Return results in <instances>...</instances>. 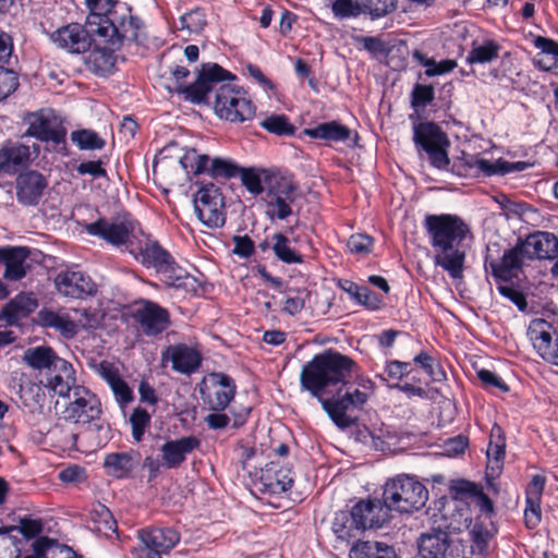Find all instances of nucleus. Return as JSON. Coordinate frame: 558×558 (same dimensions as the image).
<instances>
[{
    "instance_id": "52",
    "label": "nucleus",
    "mask_w": 558,
    "mask_h": 558,
    "mask_svg": "<svg viewBox=\"0 0 558 558\" xmlns=\"http://www.w3.org/2000/svg\"><path fill=\"white\" fill-rule=\"evenodd\" d=\"M85 3L90 11L87 23L92 28L93 26L98 27V22L101 19L108 17L114 11L112 10L114 7L113 0H85Z\"/></svg>"
},
{
    "instance_id": "38",
    "label": "nucleus",
    "mask_w": 558,
    "mask_h": 558,
    "mask_svg": "<svg viewBox=\"0 0 558 558\" xmlns=\"http://www.w3.org/2000/svg\"><path fill=\"white\" fill-rule=\"evenodd\" d=\"M500 50L501 46L494 39L486 38L482 41L474 40L465 61L471 65L488 64L499 58Z\"/></svg>"
},
{
    "instance_id": "23",
    "label": "nucleus",
    "mask_w": 558,
    "mask_h": 558,
    "mask_svg": "<svg viewBox=\"0 0 558 558\" xmlns=\"http://www.w3.org/2000/svg\"><path fill=\"white\" fill-rule=\"evenodd\" d=\"M46 178L35 170H28L17 175L15 180L16 199L24 206H36L45 189Z\"/></svg>"
},
{
    "instance_id": "29",
    "label": "nucleus",
    "mask_w": 558,
    "mask_h": 558,
    "mask_svg": "<svg viewBox=\"0 0 558 558\" xmlns=\"http://www.w3.org/2000/svg\"><path fill=\"white\" fill-rule=\"evenodd\" d=\"M44 388L41 380L36 383L27 375L21 374L17 390L21 407L29 413L40 412L46 401Z\"/></svg>"
},
{
    "instance_id": "47",
    "label": "nucleus",
    "mask_w": 558,
    "mask_h": 558,
    "mask_svg": "<svg viewBox=\"0 0 558 558\" xmlns=\"http://www.w3.org/2000/svg\"><path fill=\"white\" fill-rule=\"evenodd\" d=\"M89 517L93 523H95V530L99 533L106 536H109L110 533H116L117 522L106 506L101 504L95 505L89 512Z\"/></svg>"
},
{
    "instance_id": "42",
    "label": "nucleus",
    "mask_w": 558,
    "mask_h": 558,
    "mask_svg": "<svg viewBox=\"0 0 558 558\" xmlns=\"http://www.w3.org/2000/svg\"><path fill=\"white\" fill-rule=\"evenodd\" d=\"M332 532L338 539L349 543L363 531L359 527V524L351 520L349 511H338L332 521Z\"/></svg>"
},
{
    "instance_id": "60",
    "label": "nucleus",
    "mask_w": 558,
    "mask_h": 558,
    "mask_svg": "<svg viewBox=\"0 0 558 558\" xmlns=\"http://www.w3.org/2000/svg\"><path fill=\"white\" fill-rule=\"evenodd\" d=\"M352 301L369 311H377L383 305V299L365 286L360 287Z\"/></svg>"
},
{
    "instance_id": "27",
    "label": "nucleus",
    "mask_w": 558,
    "mask_h": 558,
    "mask_svg": "<svg viewBox=\"0 0 558 558\" xmlns=\"http://www.w3.org/2000/svg\"><path fill=\"white\" fill-rule=\"evenodd\" d=\"M522 241L529 259L554 260L558 257V238L551 232L536 231Z\"/></svg>"
},
{
    "instance_id": "4",
    "label": "nucleus",
    "mask_w": 558,
    "mask_h": 558,
    "mask_svg": "<svg viewBox=\"0 0 558 558\" xmlns=\"http://www.w3.org/2000/svg\"><path fill=\"white\" fill-rule=\"evenodd\" d=\"M70 402L65 407L64 417L76 424L87 425L96 432L100 441L110 438V427L102 417L101 402L96 393L85 386L74 387V392L68 397Z\"/></svg>"
},
{
    "instance_id": "53",
    "label": "nucleus",
    "mask_w": 558,
    "mask_h": 558,
    "mask_svg": "<svg viewBox=\"0 0 558 558\" xmlns=\"http://www.w3.org/2000/svg\"><path fill=\"white\" fill-rule=\"evenodd\" d=\"M181 31H186L189 34L201 33L207 24L206 14L203 9L195 8L180 17Z\"/></svg>"
},
{
    "instance_id": "40",
    "label": "nucleus",
    "mask_w": 558,
    "mask_h": 558,
    "mask_svg": "<svg viewBox=\"0 0 558 558\" xmlns=\"http://www.w3.org/2000/svg\"><path fill=\"white\" fill-rule=\"evenodd\" d=\"M303 133L311 138L328 142H345L351 135V130L338 121H329L319 123L311 129H305Z\"/></svg>"
},
{
    "instance_id": "9",
    "label": "nucleus",
    "mask_w": 558,
    "mask_h": 558,
    "mask_svg": "<svg viewBox=\"0 0 558 558\" xmlns=\"http://www.w3.org/2000/svg\"><path fill=\"white\" fill-rule=\"evenodd\" d=\"M28 125L25 135L41 142H51L56 147L65 145L66 130L60 118L51 109H40L28 112L24 117Z\"/></svg>"
},
{
    "instance_id": "41",
    "label": "nucleus",
    "mask_w": 558,
    "mask_h": 558,
    "mask_svg": "<svg viewBox=\"0 0 558 558\" xmlns=\"http://www.w3.org/2000/svg\"><path fill=\"white\" fill-rule=\"evenodd\" d=\"M60 356L47 345H37L28 348L24 351L23 361L33 369L36 371H50L51 367L60 361Z\"/></svg>"
},
{
    "instance_id": "55",
    "label": "nucleus",
    "mask_w": 558,
    "mask_h": 558,
    "mask_svg": "<svg viewBox=\"0 0 558 558\" xmlns=\"http://www.w3.org/2000/svg\"><path fill=\"white\" fill-rule=\"evenodd\" d=\"M150 414L142 408L134 409L130 417V424L132 428V437L136 442L142 441L146 429L150 425Z\"/></svg>"
},
{
    "instance_id": "32",
    "label": "nucleus",
    "mask_w": 558,
    "mask_h": 558,
    "mask_svg": "<svg viewBox=\"0 0 558 558\" xmlns=\"http://www.w3.org/2000/svg\"><path fill=\"white\" fill-rule=\"evenodd\" d=\"M37 306V300L32 293L22 292L3 307L1 314L3 319L13 326L33 313Z\"/></svg>"
},
{
    "instance_id": "6",
    "label": "nucleus",
    "mask_w": 558,
    "mask_h": 558,
    "mask_svg": "<svg viewBox=\"0 0 558 558\" xmlns=\"http://www.w3.org/2000/svg\"><path fill=\"white\" fill-rule=\"evenodd\" d=\"M215 113L231 123L251 121L256 113V106L246 92L231 84H220L216 90Z\"/></svg>"
},
{
    "instance_id": "36",
    "label": "nucleus",
    "mask_w": 558,
    "mask_h": 558,
    "mask_svg": "<svg viewBox=\"0 0 558 558\" xmlns=\"http://www.w3.org/2000/svg\"><path fill=\"white\" fill-rule=\"evenodd\" d=\"M118 49V47L110 46L109 44L95 48L87 56V68L96 75H109L116 65L117 57L114 51Z\"/></svg>"
},
{
    "instance_id": "28",
    "label": "nucleus",
    "mask_w": 558,
    "mask_h": 558,
    "mask_svg": "<svg viewBox=\"0 0 558 558\" xmlns=\"http://www.w3.org/2000/svg\"><path fill=\"white\" fill-rule=\"evenodd\" d=\"M544 487L545 478L534 475L525 488L524 523L527 529H535L541 523Z\"/></svg>"
},
{
    "instance_id": "1",
    "label": "nucleus",
    "mask_w": 558,
    "mask_h": 558,
    "mask_svg": "<svg viewBox=\"0 0 558 558\" xmlns=\"http://www.w3.org/2000/svg\"><path fill=\"white\" fill-rule=\"evenodd\" d=\"M356 367L351 357L329 349L316 354L303 366L300 374L301 389L316 398L331 421L341 429L355 424L356 417L352 416L351 412L363 409L368 400V393L360 389H348L343 396L337 398H325L324 395L338 385L345 386Z\"/></svg>"
},
{
    "instance_id": "46",
    "label": "nucleus",
    "mask_w": 558,
    "mask_h": 558,
    "mask_svg": "<svg viewBox=\"0 0 558 558\" xmlns=\"http://www.w3.org/2000/svg\"><path fill=\"white\" fill-rule=\"evenodd\" d=\"M272 251L276 257L286 264H301L302 255L291 246L290 240L282 233L272 235Z\"/></svg>"
},
{
    "instance_id": "30",
    "label": "nucleus",
    "mask_w": 558,
    "mask_h": 558,
    "mask_svg": "<svg viewBox=\"0 0 558 558\" xmlns=\"http://www.w3.org/2000/svg\"><path fill=\"white\" fill-rule=\"evenodd\" d=\"M37 320L44 328L53 329L65 339H72L78 332V324L65 312L43 308L37 314Z\"/></svg>"
},
{
    "instance_id": "34",
    "label": "nucleus",
    "mask_w": 558,
    "mask_h": 558,
    "mask_svg": "<svg viewBox=\"0 0 558 558\" xmlns=\"http://www.w3.org/2000/svg\"><path fill=\"white\" fill-rule=\"evenodd\" d=\"M449 547L447 532L438 529L422 534L418 542V554L421 558H445Z\"/></svg>"
},
{
    "instance_id": "57",
    "label": "nucleus",
    "mask_w": 558,
    "mask_h": 558,
    "mask_svg": "<svg viewBox=\"0 0 558 558\" xmlns=\"http://www.w3.org/2000/svg\"><path fill=\"white\" fill-rule=\"evenodd\" d=\"M435 98V90L432 85L415 84L411 93V106L414 109H423Z\"/></svg>"
},
{
    "instance_id": "51",
    "label": "nucleus",
    "mask_w": 558,
    "mask_h": 558,
    "mask_svg": "<svg viewBox=\"0 0 558 558\" xmlns=\"http://www.w3.org/2000/svg\"><path fill=\"white\" fill-rule=\"evenodd\" d=\"M239 171L240 168L230 159L209 157V163L207 165L205 173L209 174L214 179H230L235 177Z\"/></svg>"
},
{
    "instance_id": "7",
    "label": "nucleus",
    "mask_w": 558,
    "mask_h": 558,
    "mask_svg": "<svg viewBox=\"0 0 558 558\" xmlns=\"http://www.w3.org/2000/svg\"><path fill=\"white\" fill-rule=\"evenodd\" d=\"M140 27L137 17L128 12L119 13L118 10H114L108 17L101 19L98 22V27L92 28L90 32L102 38L104 44L120 48L124 41L137 40Z\"/></svg>"
},
{
    "instance_id": "25",
    "label": "nucleus",
    "mask_w": 558,
    "mask_h": 558,
    "mask_svg": "<svg viewBox=\"0 0 558 558\" xmlns=\"http://www.w3.org/2000/svg\"><path fill=\"white\" fill-rule=\"evenodd\" d=\"M199 446L201 440L195 436L167 440L160 447L162 465L167 469L180 466L186 460V457Z\"/></svg>"
},
{
    "instance_id": "45",
    "label": "nucleus",
    "mask_w": 558,
    "mask_h": 558,
    "mask_svg": "<svg viewBox=\"0 0 558 558\" xmlns=\"http://www.w3.org/2000/svg\"><path fill=\"white\" fill-rule=\"evenodd\" d=\"M361 15H367L371 20H379L396 11L398 0H359Z\"/></svg>"
},
{
    "instance_id": "64",
    "label": "nucleus",
    "mask_w": 558,
    "mask_h": 558,
    "mask_svg": "<svg viewBox=\"0 0 558 558\" xmlns=\"http://www.w3.org/2000/svg\"><path fill=\"white\" fill-rule=\"evenodd\" d=\"M74 313L76 316L75 323L78 324V329H95L100 324V316L96 311L80 308L75 310Z\"/></svg>"
},
{
    "instance_id": "14",
    "label": "nucleus",
    "mask_w": 558,
    "mask_h": 558,
    "mask_svg": "<svg viewBox=\"0 0 558 558\" xmlns=\"http://www.w3.org/2000/svg\"><path fill=\"white\" fill-rule=\"evenodd\" d=\"M233 379L223 373H213L201 387L202 400L213 412H222L235 396Z\"/></svg>"
},
{
    "instance_id": "12",
    "label": "nucleus",
    "mask_w": 558,
    "mask_h": 558,
    "mask_svg": "<svg viewBox=\"0 0 558 558\" xmlns=\"http://www.w3.org/2000/svg\"><path fill=\"white\" fill-rule=\"evenodd\" d=\"M194 209L201 222L208 228H220L226 222L225 198L220 189L213 183L197 191Z\"/></svg>"
},
{
    "instance_id": "11",
    "label": "nucleus",
    "mask_w": 558,
    "mask_h": 558,
    "mask_svg": "<svg viewBox=\"0 0 558 558\" xmlns=\"http://www.w3.org/2000/svg\"><path fill=\"white\" fill-rule=\"evenodd\" d=\"M525 168L526 163L523 161L510 162L501 158L490 161L477 155H465L460 160L453 162L451 171L459 177H477L480 174L492 177L523 171Z\"/></svg>"
},
{
    "instance_id": "62",
    "label": "nucleus",
    "mask_w": 558,
    "mask_h": 558,
    "mask_svg": "<svg viewBox=\"0 0 558 558\" xmlns=\"http://www.w3.org/2000/svg\"><path fill=\"white\" fill-rule=\"evenodd\" d=\"M462 490L473 495L476 500V506L483 513L489 514L494 510V506L492 500L487 495H485L477 486L471 482L462 483Z\"/></svg>"
},
{
    "instance_id": "18",
    "label": "nucleus",
    "mask_w": 558,
    "mask_h": 558,
    "mask_svg": "<svg viewBox=\"0 0 558 558\" xmlns=\"http://www.w3.org/2000/svg\"><path fill=\"white\" fill-rule=\"evenodd\" d=\"M58 292L73 299H86L97 293L93 279L81 270H65L54 279Z\"/></svg>"
},
{
    "instance_id": "56",
    "label": "nucleus",
    "mask_w": 558,
    "mask_h": 558,
    "mask_svg": "<svg viewBox=\"0 0 558 558\" xmlns=\"http://www.w3.org/2000/svg\"><path fill=\"white\" fill-rule=\"evenodd\" d=\"M384 371L387 377H385L384 375H379L378 377L380 378L381 381L386 383L387 379L401 380L404 376L410 375L413 368L411 363L409 362L390 360L386 362Z\"/></svg>"
},
{
    "instance_id": "20",
    "label": "nucleus",
    "mask_w": 558,
    "mask_h": 558,
    "mask_svg": "<svg viewBox=\"0 0 558 558\" xmlns=\"http://www.w3.org/2000/svg\"><path fill=\"white\" fill-rule=\"evenodd\" d=\"M349 514L363 532L381 527L390 518L387 507L379 499L361 500L352 507Z\"/></svg>"
},
{
    "instance_id": "8",
    "label": "nucleus",
    "mask_w": 558,
    "mask_h": 558,
    "mask_svg": "<svg viewBox=\"0 0 558 558\" xmlns=\"http://www.w3.org/2000/svg\"><path fill=\"white\" fill-rule=\"evenodd\" d=\"M296 198V186L290 178L274 175L266 194L265 214L270 221L286 220L293 214L292 204Z\"/></svg>"
},
{
    "instance_id": "50",
    "label": "nucleus",
    "mask_w": 558,
    "mask_h": 558,
    "mask_svg": "<svg viewBox=\"0 0 558 558\" xmlns=\"http://www.w3.org/2000/svg\"><path fill=\"white\" fill-rule=\"evenodd\" d=\"M259 125L267 132L278 136H291L295 133L294 125L284 114H270Z\"/></svg>"
},
{
    "instance_id": "5",
    "label": "nucleus",
    "mask_w": 558,
    "mask_h": 558,
    "mask_svg": "<svg viewBox=\"0 0 558 558\" xmlns=\"http://www.w3.org/2000/svg\"><path fill=\"white\" fill-rule=\"evenodd\" d=\"M428 500V490L414 476L399 474L389 478L384 487L383 502L387 512L412 513L422 509Z\"/></svg>"
},
{
    "instance_id": "58",
    "label": "nucleus",
    "mask_w": 558,
    "mask_h": 558,
    "mask_svg": "<svg viewBox=\"0 0 558 558\" xmlns=\"http://www.w3.org/2000/svg\"><path fill=\"white\" fill-rule=\"evenodd\" d=\"M359 0H335L331 10L339 20L357 17L361 15Z\"/></svg>"
},
{
    "instance_id": "22",
    "label": "nucleus",
    "mask_w": 558,
    "mask_h": 558,
    "mask_svg": "<svg viewBox=\"0 0 558 558\" xmlns=\"http://www.w3.org/2000/svg\"><path fill=\"white\" fill-rule=\"evenodd\" d=\"M293 473L288 466L271 461L260 470L259 490L263 494L280 495L291 488Z\"/></svg>"
},
{
    "instance_id": "3",
    "label": "nucleus",
    "mask_w": 558,
    "mask_h": 558,
    "mask_svg": "<svg viewBox=\"0 0 558 558\" xmlns=\"http://www.w3.org/2000/svg\"><path fill=\"white\" fill-rule=\"evenodd\" d=\"M134 256L144 267L155 269L168 287L185 291H195L198 287L197 280L180 267L156 240L147 238Z\"/></svg>"
},
{
    "instance_id": "39",
    "label": "nucleus",
    "mask_w": 558,
    "mask_h": 558,
    "mask_svg": "<svg viewBox=\"0 0 558 558\" xmlns=\"http://www.w3.org/2000/svg\"><path fill=\"white\" fill-rule=\"evenodd\" d=\"M350 558H397L395 548L384 542L359 541L349 553Z\"/></svg>"
},
{
    "instance_id": "48",
    "label": "nucleus",
    "mask_w": 558,
    "mask_h": 558,
    "mask_svg": "<svg viewBox=\"0 0 558 558\" xmlns=\"http://www.w3.org/2000/svg\"><path fill=\"white\" fill-rule=\"evenodd\" d=\"M71 141L81 150H99L106 145V141L89 129L73 131Z\"/></svg>"
},
{
    "instance_id": "49",
    "label": "nucleus",
    "mask_w": 558,
    "mask_h": 558,
    "mask_svg": "<svg viewBox=\"0 0 558 558\" xmlns=\"http://www.w3.org/2000/svg\"><path fill=\"white\" fill-rule=\"evenodd\" d=\"M179 163L186 174L205 173L209 163V156L199 154L196 149H187L179 159Z\"/></svg>"
},
{
    "instance_id": "63",
    "label": "nucleus",
    "mask_w": 558,
    "mask_h": 558,
    "mask_svg": "<svg viewBox=\"0 0 558 558\" xmlns=\"http://www.w3.org/2000/svg\"><path fill=\"white\" fill-rule=\"evenodd\" d=\"M109 387L120 407L123 408L133 400V391L121 376Z\"/></svg>"
},
{
    "instance_id": "13",
    "label": "nucleus",
    "mask_w": 558,
    "mask_h": 558,
    "mask_svg": "<svg viewBox=\"0 0 558 558\" xmlns=\"http://www.w3.org/2000/svg\"><path fill=\"white\" fill-rule=\"evenodd\" d=\"M230 73L217 63L204 64L196 81L190 85H179L175 90L184 96V99L192 104L206 101L209 92L216 89L217 84L223 82Z\"/></svg>"
},
{
    "instance_id": "17",
    "label": "nucleus",
    "mask_w": 558,
    "mask_h": 558,
    "mask_svg": "<svg viewBox=\"0 0 558 558\" xmlns=\"http://www.w3.org/2000/svg\"><path fill=\"white\" fill-rule=\"evenodd\" d=\"M134 318L146 336H157L170 325L168 311L148 300H141L136 303Z\"/></svg>"
},
{
    "instance_id": "2",
    "label": "nucleus",
    "mask_w": 558,
    "mask_h": 558,
    "mask_svg": "<svg viewBox=\"0 0 558 558\" xmlns=\"http://www.w3.org/2000/svg\"><path fill=\"white\" fill-rule=\"evenodd\" d=\"M423 225L435 252V265L452 279H461L465 262L461 244L470 232L469 226L460 217L449 214L426 215Z\"/></svg>"
},
{
    "instance_id": "35",
    "label": "nucleus",
    "mask_w": 558,
    "mask_h": 558,
    "mask_svg": "<svg viewBox=\"0 0 558 558\" xmlns=\"http://www.w3.org/2000/svg\"><path fill=\"white\" fill-rule=\"evenodd\" d=\"M172 368L181 374H192L202 363L201 354L185 344L169 348Z\"/></svg>"
},
{
    "instance_id": "10",
    "label": "nucleus",
    "mask_w": 558,
    "mask_h": 558,
    "mask_svg": "<svg viewBox=\"0 0 558 558\" xmlns=\"http://www.w3.org/2000/svg\"><path fill=\"white\" fill-rule=\"evenodd\" d=\"M85 230L89 235L98 236L114 247H124L134 253L132 239L134 236V221L123 218H100L95 222L86 223Z\"/></svg>"
},
{
    "instance_id": "31",
    "label": "nucleus",
    "mask_w": 558,
    "mask_h": 558,
    "mask_svg": "<svg viewBox=\"0 0 558 558\" xmlns=\"http://www.w3.org/2000/svg\"><path fill=\"white\" fill-rule=\"evenodd\" d=\"M31 158L28 146L19 143H8L0 148V174H14L26 166Z\"/></svg>"
},
{
    "instance_id": "33",
    "label": "nucleus",
    "mask_w": 558,
    "mask_h": 558,
    "mask_svg": "<svg viewBox=\"0 0 558 558\" xmlns=\"http://www.w3.org/2000/svg\"><path fill=\"white\" fill-rule=\"evenodd\" d=\"M413 141L416 147L427 151L440 145H449L447 135L433 122H422L413 128Z\"/></svg>"
},
{
    "instance_id": "44",
    "label": "nucleus",
    "mask_w": 558,
    "mask_h": 558,
    "mask_svg": "<svg viewBox=\"0 0 558 558\" xmlns=\"http://www.w3.org/2000/svg\"><path fill=\"white\" fill-rule=\"evenodd\" d=\"M501 428L495 425L492 429V437L497 436L498 439L494 441L493 439L489 441L487 448V460H488V469L493 474H497L500 472L502 462L505 459V440L501 438Z\"/></svg>"
},
{
    "instance_id": "16",
    "label": "nucleus",
    "mask_w": 558,
    "mask_h": 558,
    "mask_svg": "<svg viewBox=\"0 0 558 558\" xmlns=\"http://www.w3.org/2000/svg\"><path fill=\"white\" fill-rule=\"evenodd\" d=\"M144 548L138 558H161L169 553L180 541L179 533L171 527H155L138 532Z\"/></svg>"
},
{
    "instance_id": "59",
    "label": "nucleus",
    "mask_w": 558,
    "mask_h": 558,
    "mask_svg": "<svg viewBox=\"0 0 558 558\" xmlns=\"http://www.w3.org/2000/svg\"><path fill=\"white\" fill-rule=\"evenodd\" d=\"M19 87V76L15 71L0 65V101L8 98Z\"/></svg>"
},
{
    "instance_id": "19",
    "label": "nucleus",
    "mask_w": 558,
    "mask_h": 558,
    "mask_svg": "<svg viewBox=\"0 0 558 558\" xmlns=\"http://www.w3.org/2000/svg\"><path fill=\"white\" fill-rule=\"evenodd\" d=\"M41 384L61 398L70 397L74 392V387L78 386L73 365L62 357L50 371L45 373Z\"/></svg>"
},
{
    "instance_id": "37",
    "label": "nucleus",
    "mask_w": 558,
    "mask_h": 558,
    "mask_svg": "<svg viewBox=\"0 0 558 558\" xmlns=\"http://www.w3.org/2000/svg\"><path fill=\"white\" fill-rule=\"evenodd\" d=\"M138 453L133 451L112 452L106 456L104 466L109 475L117 478H124L131 475L138 464Z\"/></svg>"
},
{
    "instance_id": "21",
    "label": "nucleus",
    "mask_w": 558,
    "mask_h": 558,
    "mask_svg": "<svg viewBox=\"0 0 558 558\" xmlns=\"http://www.w3.org/2000/svg\"><path fill=\"white\" fill-rule=\"evenodd\" d=\"M50 39L59 48L71 53H83L90 47L89 32L78 23H70L50 34Z\"/></svg>"
},
{
    "instance_id": "43",
    "label": "nucleus",
    "mask_w": 558,
    "mask_h": 558,
    "mask_svg": "<svg viewBox=\"0 0 558 558\" xmlns=\"http://www.w3.org/2000/svg\"><path fill=\"white\" fill-rule=\"evenodd\" d=\"M277 175L276 173H269L266 170L255 169H243L241 173L242 184L246 190L254 195H259L264 192L265 186L268 190L270 185V179Z\"/></svg>"
},
{
    "instance_id": "54",
    "label": "nucleus",
    "mask_w": 558,
    "mask_h": 558,
    "mask_svg": "<svg viewBox=\"0 0 558 558\" xmlns=\"http://www.w3.org/2000/svg\"><path fill=\"white\" fill-rule=\"evenodd\" d=\"M413 362L418 364L424 369V372L428 375L432 381L439 383L446 378V374L441 369L438 362L427 352L422 351L413 359Z\"/></svg>"
},
{
    "instance_id": "24",
    "label": "nucleus",
    "mask_w": 558,
    "mask_h": 558,
    "mask_svg": "<svg viewBox=\"0 0 558 558\" xmlns=\"http://www.w3.org/2000/svg\"><path fill=\"white\" fill-rule=\"evenodd\" d=\"M525 251L522 240H519L513 247L506 250L499 263L490 264L493 276L505 282L517 278L525 262L530 260Z\"/></svg>"
},
{
    "instance_id": "61",
    "label": "nucleus",
    "mask_w": 558,
    "mask_h": 558,
    "mask_svg": "<svg viewBox=\"0 0 558 558\" xmlns=\"http://www.w3.org/2000/svg\"><path fill=\"white\" fill-rule=\"evenodd\" d=\"M374 245V239L365 233L352 234L347 243L351 253L365 255L371 253Z\"/></svg>"
},
{
    "instance_id": "15",
    "label": "nucleus",
    "mask_w": 558,
    "mask_h": 558,
    "mask_svg": "<svg viewBox=\"0 0 558 558\" xmlns=\"http://www.w3.org/2000/svg\"><path fill=\"white\" fill-rule=\"evenodd\" d=\"M527 337L543 360L558 365V331L550 323L542 318L531 320Z\"/></svg>"
},
{
    "instance_id": "26",
    "label": "nucleus",
    "mask_w": 558,
    "mask_h": 558,
    "mask_svg": "<svg viewBox=\"0 0 558 558\" xmlns=\"http://www.w3.org/2000/svg\"><path fill=\"white\" fill-rule=\"evenodd\" d=\"M29 250L23 246L0 248V264L4 266L3 278L8 281L23 279L31 268Z\"/></svg>"
}]
</instances>
